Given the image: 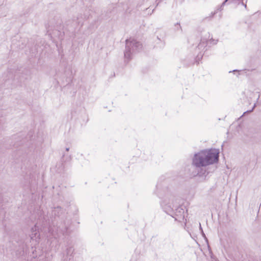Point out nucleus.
<instances>
[{"instance_id": "12", "label": "nucleus", "mask_w": 261, "mask_h": 261, "mask_svg": "<svg viewBox=\"0 0 261 261\" xmlns=\"http://www.w3.org/2000/svg\"><path fill=\"white\" fill-rule=\"evenodd\" d=\"M189 234H190V236H191L192 238H193V237L192 236L191 233L190 232H189Z\"/></svg>"}, {"instance_id": "11", "label": "nucleus", "mask_w": 261, "mask_h": 261, "mask_svg": "<svg viewBox=\"0 0 261 261\" xmlns=\"http://www.w3.org/2000/svg\"><path fill=\"white\" fill-rule=\"evenodd\" d=\"M157 38H158V39L159 40H161V39L160 38H159L158 36H157Z\"/></svg>"}, {"instance_id": "1", "label": "nucleus", "mask_w": 261, "mask_h": 261, "mask_svg": "<svg viewBox=\"0 0 261 261\" xmlns=\"http://www.w3.org/2000/svg\"><path fill=\"white\" fill-rule=\"evenodd\" d=\"M143 49L142 43L134 38H130L125 40V49L124 51V59L129 60L134 54L139 53Z\"/></svg>"}, {"instance_id": "3", "label": "nucleus", "mask_w": 261, "mask_h": 261, "mask_svg": "<svg viewBox=\"0 0 261 261\" xmlns=\"http://www.w3.org/2000/svg\"><path fill=\"white\" fill-rule=\"evenodd\" d=\"M164 211L169 215H171L172 217L174 218L175 221L178 222H184L185 220V212L184 209L182 207H178L172 213L173 209L169 206L163 205L162 204Z\"/></svg>"}, {"instance_id": "7", "label": "nucleus", "mask_w": 261, "mask_h": 261, "mask_svg": "<svg viewBox=\"0 0 261 261\" xmlns=\"http://www.w3.org/2000/svg\"><path fill=\"white\" fill-rule=\"evenodd\" d=\"M205 46V43L203 40H201V42L199 44L198 47L199 49H201Z\"/></svg>"}, {"instance_id": "9", "label": "nucleus", "mask_w": 261, "mask_h": 261, "mask_svg": "<svg viewBox=\"0 0 261 261\" xmlns=\"http://www.w3.org/2000/svg\"><path fill=\"white\" fill-rule=\"evenodd\" d=\"M198 174H199V176H202V175H203L204 174V173H203V174H202V173H201L200 172V173H198Z\"/></svg>"}, {"instance_id": "2", "label": "nucleus", "mask_w": 261, "mask_h": 261, "mask_svg": "<svg viewBox=\"0 0 261 261\" xmlns=\"http://www.w3.org/2000/svg\"><path fill=\"white\" fill-rule=\"evenodd\" d=\"M207 165L217 163L219 160V150L216 149H204L201 150Z\"/></svg>"}, {"instance_id": "8", "label": "nucleus", "mask_w": 261, "mask_h": 261, "mask_svg": "<svg viewBox=\"0 0 261 261\" xmlns=\"http://www.w3.org/2000/svg\"><path fill=\"white\" fill-rule=\"evenodd\" d=\"M199 228L201 231V233H202V236L205 238V239H206V236H205V234H204V233L203 232V230H202V227L201 226V224L199 223Z\"/></svg>"}, {"instance_id": "5", "label": "nucleus", "mask_w": 261, "mask_h": 261, "mask_svg": "<svg viewBox=\"0 0 261 261\" xmlns=\"http://www.w3.org/2000/svg\"><path fill=\"white\" fill-rule=\"evenodd\" d=\"M37 227L36 225L32 227L31 229V234H30L31 239L33 241L34 240L36 243H38L39 239V234L37 229Z\"/></svg>"}, {"instance_id": "10", "label": "nucleus", "mask_w": 261, "mask_h": 261, "mask_svg": "<svg viewBox=\"0 0 261 261\" xmlns=\"http://www.w3.org/2000/svg\"><path fill=\"white\" fill-rule=\"evenodd\" d=\"M69 148H66V151H69Z\"/></svg>"}, {"instance_id": "6", "label": "nucleus", "mask_w": 261, "mask_h": 261, "mask_svg": "<svg viewBox=\"0 0 261 261\" xmlns=\"http://www.w3.org/2000/svg\"><path fill=\"white\" fill-rule=\"evenodd\" d=\"M218 40L211 38L207 41V43L211 45H215L217 43Z\"/></svg>"}, {"instance_id": "4", "label": "nucleus", "mask_w": 261, "mask_h": 261, "mask_svg": "<svg viewBox=\"0 0 261 261\" xmlns=\"http://www.w3.org/2000/svg\"><path fill=\"white\" fill-rule=\"evenodd\" d=\"M204 157L201 151L195 153L192 159V165L198 168L207 166V164Z\"/></svg>"}]
</instances>
